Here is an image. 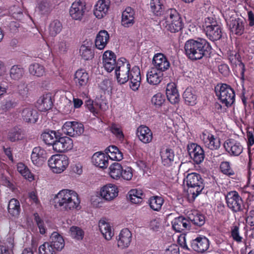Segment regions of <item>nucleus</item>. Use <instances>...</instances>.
<instances>
[{
  "instance_id": "obj_1",
  "label": "nucleus",
  "mask_w": 254,
  "mask_h": 254,
  "mask_svg": "<svg viewBox=\"0 0 254 254\" xmlns=\"http://www.w3.org/2000/svg\"><path fill=\"white\" fill-rule=\"evenodd\" d=\"M184 48L187 56L192 61L209 57L211 53L210 45L203 39H190L186 42Z\"/></svg>"
},
{
  "instance_id": "obj_2",
  "label": "nucleus",
  "mask_w": 254,
  "mask_h": 254,
  "mask_svg": "<svg viewBox=\"0 0 254 254\" xmlns=\"http://www.w3.org/2000/svg\"><path fill=\"white\" fill-rule=\"evenodd\" d=\"M56 208L68 211L77 208L80 203L77 193L70 190L64 189L60 191L53 198Z\"/></svg>"
},
{
  "instance_id": "obj_3",
  "label": "nucleus",
  "mask_w": 254,
  "mask_h": 254,
  "mask_svg": "<svg viewBox=\"0 0 254 254\" xmlns=\"http://www.w3.org/2000/svg\"><path fill=\"white\" fill-rule=\"evenodd\" d=\"M164 22L163 25L172 33L178 32L182 29L183 24L180 14L174 8L167 9L164 13Z\"/></svg>"
},
{
  "instance_id": "obj_4",
  "label": "nucleus",
  "mask_w": 254,
  "mask_h": 254,
  "mask_svg": "<svg viewBox=\"0 0 254 254\" xmlns=\"http://www.w3.org/2000/svg\"><path fill=\"white\" fill-rule=\"evenodd\" d=\"M215 91L218 99L227 107L231 106L234 102L235 94L230 86L226 84H218Z\"/></svg>"
},
{
  "instance_id": "obj_5",
  "label": "nucleus",
  "mask_w": 254,
  "mask_h": 254,
  "mask_svg": "<svg viewBox=\"0 0 254 254\" xmlns=\"http://www.w3.org/2000/svg\"><path fill=\"white\" fill-rule=\"evenodd\" d=\"M186 181L189 187V191L192 194V197L195 198L204 188L200 175L196 173L189 174L186 177Z\"/></svg>"
},
{
  "instance_id": "obj_6",
  "label": "nucleus",
  "mask_w": 254,
  "mask_h": 254,
  "mask_svg": "<svg viewBox=\"0 0 254 254\" xmlns=\"http://www.w3.org/2000/svg\"><path fill=\"white\" fill-rule=\"evenodd\" d=\"M130 68V64L126 59L122 58L118 60L115 72L120 84H124L129 80Z\"/></svg>"
},
{
  "instance_id": "obj_7",
  "label": "nucleus",
  "mask_w": 254,
  "mask_h": 254,
  "mask_svg": "<svg viewBox=\"0 0 254 254\" xmlns=\"http://www.w3.org/2000/svg\"><path fill=\"white\" fill-rule=\"evenodd\" d=\"M69 164L68 157L64 154L53 155L48 160V165L55 173L63 172Z\"/></svg>"
},
{
  "instance_id": "obj_8",
  "label": "nucleus",
  "mask_w": 254,
  "mask_h": 254,
  "mask_svg": "<svg viewBox=\"0 0 254 254\" xmlns=\"http://www.w3.org/2000/svg\"><path fill=\"white\" fill-rule=\"evenodd\" d=\"M225 199L227 206L234 212L241 211L243 210L244 205L243 200L238 192L231 191L225 195Z\"/></svg>"
},
{
  "instance_id": "obj_9",
  "label": "nucleus",
  "mask_w": 254,
  "mask_h": 254,
  "mask_svg": "<svg viewBox=\"0 0 254 254\" xmlns=\"http://www.w3.org/2000/svg\"><path fill=\"white\" fill-rule=\"evenodd\" d=\"M62 131L70 136H79L83 132L84 127L82 124L76 122H67L63 126Z\"/></svg>"
},
{
  "instance_id": "obj_10",
  "label": "nucleus",
  "mask_w": 254,
  "mask_h": 254,
  "mask_svg": "<svg viewBox=\"0 0 254 254\" xmlns=\"http://www.w3.org/2000/svg\"><path fill=\"white\" fill-rule=\"evenodd\" d=\"M86 5L84 1L80 0L75 1L72 3L69 9V14L72 18L75 20H81L85 14Z\"/></svg>"
},
{
  "instance_id": "obj_11",
  "label": "nucleus",
  "mask_w": 254,
  "mask_h": 254,
  "mask_svg": "<svg viewBox=\"0 0 254 254\" xmlns=\"http://www.w3.org/2000/svg\"><path fill=\"white\" fill-rule=\"evenodd\" d=\"M55 142L53 145V149L57 152H62L70 150L73 147V142L67 136L56 137Z\"/></svg>"
},
{
  "instance_id": "obj_12",
  "label": "nucleus",
  "mask_w": 254,
  "mask_h": 254,
  "mask_svg": "<svg viewBox=\"0 0 254 254\" xmlns=\"http://www.w3.org/2000/svg\"><path fill=\"white\" fill-rule=\"evenodd\" d=\"M117 187L112 184H108L100 189V194L101 197L107 201H111L118 195Z\"/></svg>"
},
{
  "instance_id": "obj_13",
  "label": "nucleus",
  "mask_w": 254,
  "mask_h": 254,
  "mask_svg": "<svg viewBox=\"0 0 254 254\" xmlns=\"http://www.w3.org/2000/svg\"><path fill=\"white\" fill-rule=\"evenodd\" d=\"M204 30L207 37L211 41L219 40L222 37V32L220 26L216 21L212 22L206 26Z\"/></svg>"
},
{
  "instance_id": "obj_14",
  "label": "nucleus",
  "mask_w": 254,
  "mask_h": 254,
  "mask_svg": "<svg viewBox=\"0 0 254 254\" xmlns=\"http://www.w3.org/2000/svg\"><path fill=\"white\" fill-rule=\"evenodd\" d=\"M46 151L40 147L33 148L31 154V160L34 164L37 166H42L47 159Z\"/></svg>"
},
{
  "instance_id": "obj_15",
  "label": "nucleus",
  "mask_w": 254,
  "mask_h": 254,
  "mask_svg": "<svg viewBox=\"0 0 254 254\" xmlns=\"http://www.w3.org/2000/svg\"><path fill=\"white\" fill-rule=\"evenodd\" d=\"M188 149L190 156L196 164H199L203 161L204 151L199 145L193 143L188 146Z\"/></svg>"
},
{
  "instance_id": "obj_16",
  "label": "nucleus",
  "mask_w": 254,
  "mask_h": 254,
  "mask_svg": "<svg viewBox=\"0 0 254 254\" xmlns=\"http://www.w3.org/2000/svg\"><path fill=\"white\" fill-rule=\"evenodd\" d=\"M209 246V242L205 237H198L190 242L191 248L198 253H203L207 251Z\"/></svg>"
},
{
  "instance_id": "obj_17",
  "label": "nucleus",
  "mask_w": 254,
  "mask_h": 254,
  "mask_svg": "<svg viewBox=\"0 0 254 254\" xmlns=\"http://www.w3.org/2000/svg\"><path fill=\"white\" fill-rule=\"evenodd\" d=\"M246 20L243 18H232L230 21L229 28L231 31L237 35H241L245 30Z\"/></svg>"
},
{
  "instance_id": "obj_18",
  "label": "nucleus",
  "mask_w": 254,
  "mask_h": 254,
  "mask_svg": "<svg viewBox=\"0 0 254 254\" xmlns=\"http://www.w3.org/2000/svg\"><path fill=\"white\" fill-rule=\"evenodd\" d=\"M225 150L231 155L238 156L243 151V147L240 143L233 139H228L224 143Z\"/></svg>"
},
{
  "instance_id": "obj_19",
  "label": "nucleus",
  "mask_w": 254,
  "mask_h": 254,
  "mask_svg": "<svg viewBox=\"0 0 254 254\" xmlns=\"http://www.w3.org/2000/svg\"><path fill=\"white\" fill-rule=\"evenodd\" d=\"M110 4V0H100L95 6L94 14L99 18H103L107 13Z\"/></svg>"
},
{
  "instance_id": "obj_20",
  "label": "nucleus",
  "mask_w": 254,
  "mask_h": 254,
  "mask_svg": "<svg viewBox=\"0 0 254 254\" xmlns=\"http://www.w3.org/2000/svg\"><path fill=\"white\" fill-rule=\"evenodd\" d=\"M152 62L155 66V68L161 71L167 70L170 67L169 62L166 57L161 53L155 54Z\"/></svg>"
},
{
  "instance_id": "obj_21",
  "label": "nucleus",
  "mask_w": 254,
  "mask_h": 254,
  "mask_svg": "<svg viewBox=\"0 0 254 254\" xmlns=\"http://www.w3.org/2000/svg\"><path fill=\"white\" fill-rule=\"evenodd\" d=\"M131 237L132 234L128 229H123L117 238L118 247L121 249L128 247L131 242Z\"/></svg>"
},
{
  "instance_id": "obj_22",
  "label": "nucleus",
  "mask_w": 254,
  "mask_h": 254,
  "mask_svg": "<svg viewBox=\"0 0 254 254\" xmlns=\"http://www.w3.org/2000/svg\"><path fill=\"white\" fill-rule=\"evenodd\" d=\"M130 86L133 90H136L140 84L141 76L140 69L138 66H134L129 71Z\"/></svg>"
},
{
  "instance_id": "obj_23",
  "label": "nucleus",
  "mask_w": 254,
  "mask_h": 254,
  "mask_svg": "<svg viewBox=\"0 0 254 254\" xmlns=\"http://www.w3.org/2000/svg\"><path fill=\"white\" fill-rule=\"evenodd\" d=\"M202 140L205 146L211 149L215 150L219 148L220 146V140L218 137H215L212 134H206L203 133Z\"/></svg>"
},
{
  "instance_id": "obj_24",
  "label": "nucleus",
  "mask_w": 254,
  "mask_h": 254,
  "mask_svg": "<svg viewBox=\"0 0 254 254\" xmlns=\"http://www.w3.org/2000/svg\"><path fill=\"white\" fill-rule=\"evenodd\" d=\"M139 140L144 143H149L152 139V133L149 128L145 126H139L136 130Z\"/></svg>"
},
{
  "instance_id": "obj_25",
  "label": "nucleus",
  "mask_w": 254,
  "mask_h": 254,
  "mask_svg": "<svg viewBox=\"0 0 254 254\" xmlns=\"http://www.w3.org/2000/svg\"><path fill=\"white\" fill-rule=\"evenodd\" d=\"M172 227L176 232H181L183 231L190 229V222L184 217L180 216L173 220Z\"/></svg>"
},
{
  "instance_id": "obj_26",
  "label": "nucleus",
  "mask_w": 254,
  "mask_h": 254,
  "mask_svg": "<svg viewBox=\"0 0 254 254\" xmlns=\"http://www.w3.org/2000/svg\"><path fill=\"white\" fill-rule=\"evenodd\" d=\"M166 94L168 100L171 104H176L179 102L180 95L174 83L167 84Z\"/></svg>"
},
{
  "instance_id": "obj_27",
  "label": "nucleus",
  "mask_w": 254,
  "mask_h": 254,
  "mask_svg": "<svg viewBox=\"0 0 254 254\" xmlns=\"http://www.w3.org/2000/svg\"><path fill=\"white\" fill-rule=\"evenodd\" d=\"M37 103V108L40 111H46L51 109L53 102L51 94H46L41 96Z\"/></svg>"
},
{
  "instance_id": "obj_28",
  "label": "nucleus",
  "mask_w": 254,
  "mask_h": 254,
  "mask_svg": "<svg viewBox=\"0 0 254 254\" xmlns=\"http://www.w3.org/2000/svg\"><path fill=\"white\" fill-rule=\"evenodd\" d=\"M134 12L130 7L126 8L122 13V24L126 27H129L134 23Z\"/></svg>"
},
{
  "instance_id": "obj_29",
  "label": "nucleus",
  "mask_w": 254,
  "mask_h": 254,
  "mask_svg": "<svg viewBox=\"0 0 254 254\" xmlns=\"http://www.w3.org/2000/svg\"><path fill=\"white\" fill-rule=\"evenodd\" d=\"M24 121L29 123H35L38 119V114L36 110L32 108H26L21 113Z\"/></svg>"
},
{
  "instance_id": "obj_30",
  "label": "nucleus",
  "mask_w": 254,
  "mask_h": 254,
  "mask_svg": "<svg viewBox=\"0 0 254 254\" xmlns=\"http://www.w3.org/2000/svg\"><path fill=\"white\" fill-rule=\"evenodd\" d=\"M92 162L97 167L106 168L108 165V158L103 153L96 152L92 156Z\"/></svg>"
},
{
  "instance_id": "obj_31",
  "label": "nucleus",
  "mask_w": 254,
  "mask_h": 254,
  "mask_svg": "<svg viewBox=\"0 0 254 254\" xmlns=\"http://www.w3.org/2000/svg\"><path fill=\"white\" fill-rule=\"evenodd\" d=\"M109 40V35L106 30H101L96 36L95 41L96 47L99 50H103L106 47Z\"/></svg>"
},
{
  "instance_id": "obj_32",
  "label": "nucleus",
  "mask_w": 254,
  "mask_h": 254,
  "mask_svg": "<svg viewBox=\"0 0 254 254\" xmlns=\"http://www.w3.org/2000/svg\"><path fill=\"white\" fill-rule=\"evenodd\" d=\"M162 72L156 68H151L147 74V82L152 85L159 84L162 79L163 73Z\"/></svg>"
},
{
  "instance_id": "obj_33",
  "label": "nucleus",
  "mask_w": 254,
  "mask_h": 254,
  "mask_svg": "<svg viewBox=\"0 0 254 254\" xmlns=\"http://www.w3.org/2000/svg\"><path fill=\"white\" fill-rule=\"evenodd\" d=\"M49 243L57 251L62 250L64 246L63 238L56 232L52 234Z\"/></svg>"
},
{
  "instance_id": "obj_34",
  "label": "nucleus",
  "mask_w": 254,
  "mask_h": 254,
  "mask_svg": "<svg viewBox=\"0 0 254 254\" xmlns=\"http://www.w3.org/2000/svg\"><path fill=\"white\" fill-rule=\"evenodd\" d=\"M89 79V76L87 72L83 70H78L74 75V80L76 85L79 88L84 87L86 85Z\"/></svg>"
},
{
  "instance_id": "obj_35",
  "label": "nucleus",
  "mask_w": 254,
  "mask_h": 254,
  "mask_svg": "<svg viewBox=\"0 0 254 254\" xmlns=\"http://www.w3.org/2000/svg\"><path fill=\"white\" fill-rule=\"evenodd\" d=\"M99 227L100 230L107 240L111 239L114 235L113 232L110 224L106 222L104 219H101L99 222Z\"/></svg>"
},
{
  "instance_id": "obj_36",
  "label": "nucleus",
  "mask_w": 254,
  "mask_h": 254,
  "mask_svg": "<svg viewBox=\"0 0 254 254\" xmlns=\"http://www.w3.org/2000/svg\"><path fill=\"white\" fill-rule=\"evenodd\" d=\"M190 222H192L194 225L201 226L205 222V217L197 211H191L188 214Z\"/></svg>"
},
{
  "instance_id": "obj_37",
  "label": "nucleus",
  "mask_w": 254,
  "mask_h": 254,
  "mask_svg": "<svg viewBox=\"0 0 254 254\" xmlns=\"http://www.w3.org/2000/svg\"><path fill=\"white\" fill-rule=\"evenodd\" d=\"M105 151L111 160L120 161L123 158V153L116 146H109Z\"/></svg>"
},
{
  "instance_id": "obj_38",
  "label": "nucleus",
  "mask_w": 254,
  "mask_h": 254,
  "mask_svg": "<svg viewBox=\"0 0 254 254\" xmlns=\"http://www.w3.org/2000/svg\"><path fill=\"white\" fill-rule=\"evenodd\" d=\"M183 97L188 105L192 106L196 104L197 96L192 88H187L184 92Z\"/></svg>"
},
{
  "instance_id": "obj_39",
  "label": "nucleus",
  "mask_w": 254,
  "mask_h": 254,
  "mask_svg": "<svg viewBox=\"0 0 254 254\" xmlns=\"http://www.w3.org/2000/svg\"><path fill=\"white\" fill-rule=\"evenodd\" d=\"M8 213L12 216H18L20 212L19 202L15 198L10 200L8 205Z\"/></svg>"
},
{
  "instance_id": "obj_40",
  "label": "nucleus",
  "mask_w": 254,
  "mask_h": 254,
  "mask_svg": "<svg viewBox=\"0 0 254 254\" xmlns=\"http://www.w3.org/2000/svg\"><path fill=\"white\" fill-rule=\"evenodd\" d=\"M57 137L58 135L56 134V131L49 130L44 131L41 134V137L45 143L53 146L56 141V137Z\"/></svg>"
},
{
  "instance_id": "obj_41",
  "label": "nucleus",
  "mask_w": 254,
  "mask_h": 254,
  "mask_svg": "<svg viewBox=\"0 0 254 254\" xmlns=\"http://www.w3.org/2000/svg\"><path fill=\"white\" fill-rule=\"evenodd\" d=\"M109 169V174L112 178L118 179L121 177L123 168L120 164L117 162L114 163L110 166Z\"/></svg>"
},
{
  "instance_id": "obj_42",
  "label": "nucleus",
  "mask_w": 254,
  "mask_h": 254,
  "mask_svg": "<svg viewBox=\"0 0 254 254\" xmlns=\"http://www.w3.org/2000/svg\"><path fill=\"white\" fill-rule=\"evenodd\" d=\"M29 71L33 75L41 77L45 73V68L39 64L34 63L29 66Z\"/></svg>"
},
{
  "instance_id": "obj_43",
  "label": "nucleus",
  "mask_w": 254,
  "mask_h": 254,
  "mask_svg": "<svg viewBox=\"0 0 254 254\" xmlns=\"http://www.w3.org/2000/svg\"><path fill=\"white\" fill-rule=\"evenodd\" d=\"M162 163L165 166H169L174 161V154L172 150L166 149L161 152Z\"/></svg>"
},
{
  "instance_id": "obj_44",
  "label": "nucleus",
  "mask_w": 254,
  "mask_h": 254,
  "mask_svg": "<svg viewBox=\"0 0 254 254\" xmlns=\"http://www.w3.org/2000/svg\"><path fill=\"white\" fill-rule=\"evenodd\" d=\"M164 202V199L160 196H153L149 199V205L154 211H159Z\"/></svg>"
},
{
  "instance_id": "obj_45",
  "label": "nucleus",
  "mask_w": 254,
  "mask_h": 254,
  "mask_svg": "<svg viewBox=\"0 0 254 254\" xmlns=\"http://www.w3.org/2000/svg\"><path fill=\"white\" fill-rule=\"evenodd\" d=\"M13 239L9 237L6 243L0 245V254H11L14 247Z\"/></svg>"
},
{
  "instance_id": "obj_46",
  "label": "nucleus",
  "mask_w": 254,
  "mask_h": 254,
  "mask_svg": "<svg viewBox=\"0 0 254 254\" xmlns=\"http://www.w3.org/2000/svg\"><path fill=\"white\" fill-rule=\"evenodd\" d=\"M151 11L157 15H161L164 10V6L161 2L160 0H152L150 2Z\"/></svg>"
},
{
  "instance_id": "obj_47",
  "label": "nucleus",
  "mask_w": 254,
  "mask_h": 254,
  "mask_svg": "<svg viewBox=\"0 0 254 254\" xmlns=\"http://www.w3.org/2000/svg\"><path fill=\"white\" fill-rule=\"evenodd\" d=\"M62 27V25L59 21L54 20L50 23L49 27L50 35L52 37L56 36L61 31Z\"/></svg>"
},
{
  "instance_id": "obj_48",
  "label": "nucleus",
  "mask_w": 254,
  "mask_h": 254,
  "mask_svg": "<svg viewBox=\"0 0 254 254\" xmlns=\"http://www.w3.org/2000/svg\"><path fill=\"white\" fill-rule=\"evenodd\" d=\"M17 91L22 99H26L29 95L28 84L23 81L20 82L17 86Z\"/></svg>"
},
{
  "instance_id": "obj_49",
  "label": "nucleus",
  "mask_w": 254,
  "mask_h": 254,
  "mask_svg": "<svg viewBox=\"0 0 254 254\" xmlns=\"http://www.w3.org/2000/svg\"><path fill=\"white\" fill-rule=\"evenodd\" d=\"M24 73V69L18 65L13 66L10 71V77L14 80L20 79L23 76Z\"/></svg>"
},
{
  "instance_id": "obj_50",
  "label": "nucleus",
  "mask_w": 254,
  "mask_h": 254,
  "mask_svg": "<svg viewBox=\"0 0 254 254\" xmlns=\"http://www.w3.org/2000/svg\"><path fill=\"white\" fill-rule=\"evenodd\" d=\"M81 57L85 61L90 60L94 57V52L91 48L85 45H82L80 48Z\"/></svg>"
},
{
  "instance_id": "obj_51",
  "label": "nucleus",
  "mask_w": 254,
  "mask_h": 254,
  "mask_svg": "<svg viewBox=\"0 0 254 254\" xmlns=\"http://www.w3.org/2000/svg\"><path fill=\"white\" fill-rule=\"evenodd\" d=\"M38 10L42 15H48L52 10V5L47 1L43 0L39 3Z\"/></svg>"
},
{
  "instance_id": "obj_52",
  "label": "nucleus",
  "mask_w": 254,
  "mask_h": 254,
  "mask_svg": "<svg viewBox=\"0 0 254 254\" xmlns=\"http://www.w3.org/2000/svg\"><path fill=\"white\" fill-rule=\"evenodd\" d=\"M56 250L49 242H45L39 248L40 254H55Z\"/></svg>"
},
{
  "instance_id": "obj_53",
  "label": "nucleus",
  "mask_w": 254,
  "mask_h": 254,
  "mask_svg": "<svg viewBox=\"0 0 254 254\" xmlns=\"http://www.w3.org/2000/svg\"><path fill=\"white\" fill-rule=\"evenodd\" d=\"M70 232L71 236L77 240H82L83 238L84 232L78 227H71L70 229Z\"/></svg>"
},
{
  "instance_id": "obj_54",
  "label": "nucleus",
  "mask_w": 254,
  "mask_h": 254,
  "mask_svg": "<svg viewBox=\"0 0 254 254\" xmlns=\"http://www.w3.org/2000/svg\"><path fill=\"white\" fill-rule=\"evenodd\" d=\"M17 103L13 99H8L2 102L1 108L2 110L6 111L16 107Z\"/></svg>"
},
{
  "instance_id": "obj_55",
  "label": "nucleus",
  "mask_w": 254,
  "mask_h": 254,
  "mask_svg": "<svg viewBox=\"0 0 254 254\" xmlns=\"http://www.w3.org/2000/svg\"><path fill=\"white\" fill-rule=\"evenodd\" d=\"M220 169L222 172L229 176L234 175V171L231 169L229 163L228 162H223L220 165Z\"/></svg>"
},
{
  "instance_id": "obj_56",
  "label": "nucleus",
  "mask_w": 254,
  "mask_h": 254,
  "mask_svg": "<svg viewBox=\"0 0 254 254\" xmlns=\"http://www.w3.org/2000/svg\"><path fill=\"white\" fill-rule=\"evenodd\" d=\"M110 130L119 139L124 138V134L120 127L115 124H112L110 127Z\"/></svg>"
},
{
  "instance_id": "obj_57",
  "label": "nucleus",
  "mask_w": 254,
  "mask_h": 254,
  "mask_svg": "<svg viewBox=\"0 0 254 254\" xmlns=\"http://www.w3.org/2000/svg\"><path fill=\"white\" fill-rule=\"evenodd\" d=\"M165 101V99L162 94L158 93L154 95L151 99V102L156 106H161Z\"/></svg>"
},
{
  "instance_id": "obj_58",
  "label": "nucleus",
  "mask_w": 254,
  "mask_h": 254,
  "mask_svg": "<svg viewBox=\"0 0 254 254\" xmlns=\"http://www.w3.org/2000/svg\"><path fill=\"white\" fill-rule=\"evenodd\" d=\"M34 220L39 229L40 233L44 234L46 232V229L44 226V221L41 219L37 213L34 214Z\"/></svg>"
},
{
  "instance_id": "obj_59",
  "label": "nucleus",
  "mask_w": 254,
  "mask_h": 254,
  "mask_svg": "<svg viewBox=\"0 0 254 254\" xmlns=\"http://www.w3.org/2000/svg\"><path fill=\"white\" fill-rule=\"evenodd\" d=\"M8 139L12 142H14L21 138V132L19 129H14L9 132Z\"/></svg>"
},
{
  "instance_id": "obj_60",
  "label": "nucleus",
  "mask_w": 254,
  "mask_h": 254,
  "mask_svg": "<svg viewBox=\"0 0 254 254\" xmlns=\"http://www.w3.org/2000/svg\"><path fill=\"white\" fill-rule=\"evenodd\" d=\"M115 54L111 51H106L103 55V62H116Z\"/></svg>"
},
{
  "instance_id": "obj_61",
  "label": "nucleus",
  "mask_w": 254,
  "mask_h": 254,
  "mask_svg": "<svg viewBox=\"0 0 254 254\" xmlns=\"http://www.w3.org/2000/svg\"><path fill=\"white\" fill-rule=\"evenodd\" d=\"M124 179L126 180H130L132 177V169L130 167H127L125 169H123L122 171V175L121 176Z\"/></svg>"
},
{
  "instance_id": "obj_62",
  "label": "nucleus",
  "mask_w": 254,
  "mask_h": 254,
  "mask_svg": "<svg viewBox=\"0 0 254 254\" xmlns=\"http://www.w3.org/2000/svg\"><path fill=\"white\" fill-rule=\"evenodd\" d=\"M164 254H180L179 248L176 245H171L165 250Z\"/></svg>"
},
{
  "instance_id": "obj_63",
  "label": "nucleus",
  "mask_w": 254,
  "mask_h": 254,
  "mask_svg": "<svg viewBox=\"0 0 254 254\" xmlns=\"http://www.w3.org/2000/svg\"><path fill=\"white\" fill-rule=\"evenodd\" d=\"M231 235L233 238L237 242H241L242 238L239 235V227L238 226H234L232 230Z\"/></svg>"
},
{
  "instance_id": "obj_64",
  "label": "nucleus",
  "mask_w": 254,
  "mask_h": 254,
  "mask_svg": "<svg viewBox=\"0 0 254 254\" xmlns=\"http://www.w3.org/2000/svg\"><path fill=\"white\" fill-rule=\"evenodd\" d=\"M129 197L140 198L143 195L141 190H137L136 189H132L129 191Z\"/></svg>"
}]
</instances>
